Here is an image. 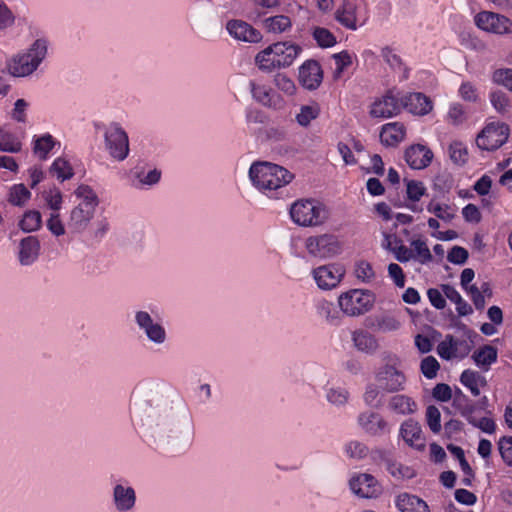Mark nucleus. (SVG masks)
<instances>
[{
	"mask_svg": "<svg viewBox=\"0 0 512 512\" xmlns=\"http://www.w3.org/2000/svg\"><path fill=\"white\" fill-rule=\"evenodd\" d=\"M304 247L309 256L321 260L336 258L343 252V242L333 233L311 235L304 240Z\"/></svg>",
	"mask_w": 512,
	"mask_h": 512,
	"instance_id": "0eeeda50",
	"label": "nucleus"
},
{
	"mask_svg": "<svg viewBox=\"0 0 512 512\" xmlns=\"http://www.w3.org/2000/svg\"><path fill=\"white\" fill-rule=\"evenodd\" d=\"M381 57L383 60L399 74L401 80L408 78L409 70L403 64L400 56L390 47H383L381 49Z\"/></svg>",
	"mask_w": 512,
	"mask_h": 512,
	"instance_id": "4c0bfd02",
	"label": "nucleus"
},
{
	"mask_svg": "<svg viewBox=\"0 0 512 512\" xmlns=\"http://www.w3.org/2000/svg\"><path fill=\"white\" fill-rule=\"evenodd\" d=\"M432 159V151L422 144L412 145L405 152V160L412 169H424L431 163Z\"/></svg>",
	"mask_w": 512,
	"mask_h": 512,
	"instance_id": "b1692460",
	"label": "nucleus"
},
{
	"mask_svg": "<svg viewBox=\"0 0 512 512\" xmlns=\"http://www.w3.org/2000/svg\"><path fill=\"white\" fill-rule=\"evenodd\" d=\"M395 506L400 512H430L428 504L423 499L406 492L396 496Z\"/></svg>",
	"mask_w": 512,
	"mask_h": 512,
	"instance_id": "c85d7f7f",
	"label": "nucleus"
},
{
	"mask_svg": "<svg viewBox=\"0 0 512 512\" xmlns=\"http://www.w3.org/2000/svg\"><path fill=\"white\" fill-rule=\"evenodd\" d=\"M405 135L406 128L403 123L390 122L382 126L380 139L386 146H395L404 140Z\"/></svg>",
	"mask_w": 512,
	"mask_h": 512,
	"instance_id": "2f4dec72",
	"label": "nucleus"
},
{
	"mask_svg": "<svg viewBox=\"0 0 512 512\" xmlns=\"http://www.w3.org/2000/svg\"><path fill=\"white\" fill-rule=\"evenodd\" d=\"M346 274L345 267L340 263L320 265L311 271L317 287L323 291H330L339 286Z\"/></svg>",
	"mask_w": 512,
	"mask_h": 512,
	"instance_id": "f8f14e48",
	"label": "nucleus"
},
{
	"mask_svg": "<svg viewBox=\"0 0 512 512\" xmlns=\"http://www.w3.org/2000/svg\"><path fill=\"white\" fill-rule=\"evenodd\" d=\"M354 55L348 51H341L333 55L335 61L334 78L339 79L342 73L352 65Z\"/></svg>",
	"mask_w": 512,
	"mask_h": 512,
	"instance_id": "6e6d98bb",
	"label": "nucleus"
},
{
	"mask_svg": "<svg viewBox=\"0 0 512 512\" xmlns=\"http://www.w3.org/2000/svg\"><path fill=\"white\" fill-rule=\"evenodd\" d=\"M433 260L431 251L427 242L422 237L414 238L410 241V246L398 249L397 261L407 263L415 261L421 265H426Z\"/></svg>",
	"mask_w": 512,
	"mask_h": 512,
	"instance_id": "dca6fc26",
	"label": "nucleus"
},
{
	"mask_svg": "<svg viewBox=\"0 0 512 512\" xmlns=\"http://www.w3.org/2000/svg\"><path fill=\"white\" fill-rule=\"evenodd\" d=\"M437 354L444 360L463 359L471 351V342L466 338L446 335L437 346Z\"/></svg>",
	"mask_w": 512,
	"mask_h": 512,
	"instance_id": "2eb2a0df",
	"label": "nucleus"
},
{
	"mask_svg": "<svg viewBox=\"0 0 512 512\" xmlns=\"http://www.w3.org/2000/svg\"><path fill=\"white\" fill-rule=\"evenodd\" d=\"M45 204L52 212H60L63 206V194L57 187L49 188L42 194Z\"/></svg>",
	"mask_w": 512,
	"mask_h": 512,
	"instance_id": "3c124183",
	"label": "nucleus"
},
{
	"mask_svg": "<svg viewBox=\"0 0 512 512\" xmlns=\"http://www.w3.org/2000/svg\"><path fill=\"white\" fill-rule=\"evenodd\" d=\"M31 198V192L24 184H14L9 189L8 201L14 206H24Z\"/></svg>",
	"mask_w": 512,
	"mask_h": 512,
	"instance_id": "09e8293b",
	"label": "nucleus"
},
{
	"mask_svg": "<svg viewBox=\"0 0 512 512\" xmlns=\"http://www.w3.org/2000/svg\"><path fill=\"white\" fill-rule=\"evenodd\" d=\"M250 87L254 100L265 106L272 104L273 90L269 85L260 82H251Z\"/></svg>",
	"mask_w": 512,
	"mask_h": 512,
	"instance_id": "a18cd8bd",
	"label": "nucleus"
},
{
	"mask_svg": "<svg viewBox=\"0 0 512 512\" xmlns=\"http://www.w3.org/2000/svg\"><path fill=\"white\" fill-rule=\"evenodd\" d=\"M498 352L497 349L491 345H485L475 350L472 359L476 366L483 371H488L490 366L497 361Z\"/></svg>",
	"mask_w": 512,
	"mask_h": 512,
	"instance_id": "f704fd0d",
	"label": "nucleus"
},
{
	"mask_svg": "<svg viewBox=\"0 0 512 512\" xmlns=\"http://www.w3.org/2000/svg\"><path fill=\"white\" fill-rule=\"evenodd\" d=\"M0 150L7 153H18L22 150L20 138L5 127H0Z\"/></svg>",
	"mask_w": 512,
	"mask_h": 512,
	"instance_id": "79ce46f5",
	"label": "nucleus"
},
{
	"mask_svg": "<svg viewBox=\"0 0 512 512\" xmlns=\"http://www.w3.org/2000/svg\"><path fill=\"white\" fill-rule=\"evenodd\" d=\"M384 364L375 372V380L383 391L398 392L405 388L406 376L400 370L401 360L396 354H387Z\"/></svg>",
	"mask_w": 512,
	"mask_h": 512,
	"instance_id": "39448f33",
	"label": "nucleus"
},
{
	"mask_svg": "<svg viewBox=\"0 0 512 512\" xmlns=\"http://www.w3.org/2000/svg\"><path fill=\"white\" fill-rule=\"evenodd\" d=\"M161 175V171L157 168L142 169L135 172L131 179V184L136 189L147 190L159 183Z\"/></svg>",
	"mask_w": 512,
	"mask_h": 512,
	"instance_id": "473e14b6",
	"label": "nucleus"
},
{
	"mask_svg": "<svg viewBox=\"0 0 512 512\" xmlns=\"http://www.w3.org/2000/svg\"><path fill=\"white\" fill-rule=\"evenodd\" d=\"M462 416L466 418V420L473 425L474 427L480 429L482 432L487 434H493L496 431V424L494 420L490 417H481L477 418L473 415V407H466L461 412Z\"/></svg>",
	"mask_w": 512,
	"mask_h": 512,
	"instance_id": "58836bf2",
	"label": "nucleus"
},
{
	"mask_svg": "<svg viewBox=\"0 0 512 512\" xmlns=\"http://www.w3.org/2000/svg\"><path fill=\"white\" fill-rule=\"evenodd\" d=\"M290 218L300 227H320L330 218L329 208L316 199H298L289 209Z\"/></svg>",
	"mask_w": 512,
	"mask_h": 512,
	"instance_id": "20e7f679",
	"label": "nucleus"
},
{
	"mask_svg": "<svg viewBox=\"0 0 512 512\" xmlns=\"http://www.w3.org/2000/svg\"><path fill=\"white\" fill-rule=\"evenodd\" d=\"M46 227L49 232L55 237H61L66 234V228L63 220L61 219L60 212H51L47 221Z\"/></svg>",
	"mask_w": 512,
	"mask_h": 512,
	"instance_id": "bf43d9fd",
	"label": "nucleus"
},
{
	"mask_svg": "<svg viewBox=\"0 0 512 512\" xmlns=\"http://www.w3.org/2000/svg\"><path fill=\"white\" fill-rule=\"evenodd\" d=\"M48 54V41L36 39L26 50L15 54L7 64L9 73L14 77H26L33 74Z\"/></svg>",
	"mask_w": 512,
	"mask_h": 512,
	"instance_id": "7ed1b4c3",
	"label": "nucleus"
},
{
	"mask_svg": "<svg viewBox=\"0 0 512 512\" xmlns=\"http://www.w3.org/2000/svg\"><path fill=\"white\" fill-rule=\"evenodd\" d=\"M492 81L512 92V68H499L492 74Z\"/></svg>",
	"mask_w": 512,
	"mask_h": 512,
	"instance_id": "e2e57ef3",
	"label": "nucleus"
},
{
	"mask_svg": "<svg viewBox=\"0 0 512 512\" xmlns=\"http://www.w3.org/2000/svg\"><path fill=\"white\" fill-rule=\"evenodd\" d=\"M55 147H60V142L49 133L35 135L32 139L33 154L40 160H46Z\"/></svg>",
	"mask_w": 512,
	"mask_h": 512,
	"instance_id": "cd10ccee",
	"label": "nucleus"
},
{
	"mask_svg": "<svg viewBox=\"0 0 512 512\" xmlns=\"http://www.w3.org/2000/svg\"><path fill=\"white\" fill-rule=\"evenodd\" d=\"M387 470L397 480H409L416 475L415 469L412 466L396 461L389 462Z\"/></svg>",
	"mask_w": 512,
	"mask_h": 512,
	"instance_id": "8fccbe9b",
	"label": "nucleus"
},
{
	"mask_svg": "<svg viewBox=\"0 0 512 512\" xmlns=\"http://www.w3.org/2000/svg\"><path fill=\"white\" fill-rule=\"evenodd\" d=\"M40 241L36 236H27L18 244L17 259L22 266L34 264L40 255Z\"/></svg>",
	"mask_w": 512,
	"mask_h": 512,
	"instance_id": "4be33fe9",
	"label": "nucleus"
},
{
	"mask_svg": "<svg viewBox=\"0 0 512 512\" xmlns=\"http://www.w3.org/2000/svg\"><path fill=\"white\" fill-rule=\"evenodd\" d=\"M381 245L384 249L390 251L394 258L397 260L398 249L404 248L402 241L395 235L390 233H383Z\"/></svg>",
	"mask_w": 512,
	"mask_h": 512,
	"instance_id": "338daca9",
	"label": "nucleus"
},
{
	"mask_svg": "<svg viewBox=\"0 0 512 512\" xmlns=\"http://www.w3.org/2000/svg\"><path fill=\"white\" fill-rule=\"evenodd\" d=\"M95 212L91 209L75 205L69 213L68 227L77 233L84 232L94 218Z\"/></svg>",
	"mask_w": 512,
	"mask_h": 512,
	"instance_id": "a878e982",
	"label": "nucleus"
},
{
	"mask_svg": "<svg viewBox=\"0 0 512 512\" xmlns=\"http://www.w3.org/2000/svg\"><path fill=\"white\" fill-rule=\"evenodd\" d=\"M319 114L320 107L318 104L313 103L310 105H302L299 112L295 115V119L300 126L307 127L319 116Z\"/></svg>",
	"mask_w": 512,
	"mask_h": 512,
	"instance_id": "de8ad7c7",
	"label": "nucleus"
},
{
	"mask_svg": "<svg viewBox=\"0 0 512 512\" xmlns=\"http://www.w3.org/2000/svg\"><path fill=\"white\" fill-rule=\"evenodd\" d=\"M498 449L503 461L512 466V437H502L498 442Z\"/></svg>",
	"mask_w": 512,
	"mask_h": 512,
	"instance_id": "774afa93",
	"label": "nucleus"
},
{
	"mask_svg": "<svg viewBox=\"0 0 512 512\" xmlns=\"http://www.w3.org/2000/svg\"><path fill=\"white\" fill-rule=\"evenodd\" d=\"M316 313L328 323L335 324L339 321V313L333 302L320 299L315 304Z\"/></svg>",
	"mask_w": 512,
	"mask_h": 512,
	"instance_id": "c03bdc74",
	"label": "nucleus"
},
{
	"mask_svg": "<svg viewBox=\"0 0 512 512\" xmlns=\"http://www.w3.org/2000/svg\"><path fill=\"white\" fill-rule=\"evenodd\" d=\"M426 209L429 213L434 214L438 219L446 222L451 221L456 214V208L454 205L438 201L435 198L430 200Z\"/></svg>",
	"mask_w": 512,
	"mask_h": 512,
	"instance_id": "ea45409f",
	"label": "nucleus"
},
{
	"mask_svg": "<svg viewBox=\"0 0 512 512\" xmlns=\"http://www.w3.org/2000/svg\"><path fill=\"white\" fill-rule=\"evenodd\" d=\"M103 137L105 149L112 159L122 162L128 157L129 137L120 124L112 122L103 126Z\"/></svg>",
	"mask_w": 512,
	"mask_h": 512,
	"instance_id": "9d476101",
	"label": "nucleus"
},
{
	"mask_svg": "<svg viewBox=\"0 0 512 512\" xmlns=\"http://www.w3.org/2000/svg\"><path fill=\"white\" fill-rule=\"evenodd\" d=\"M50 172L61 182L72 178L74 175L71 164L62 157H58L53 161Z\"/></svg>",
	"mask_w": 512,
	"mask_h": 512,
	"instance_id": "49530a36",
	"label": "nucleus"
},
{
	"mask_svg": "<svg viewBox=\"0 0 512 512\" xmlns=\"http://www.w3.org/2000/svg\"><path fill=\"white\" fill-rule=\"evenodd\" d=\"M401 109L414 115H426L432 110V102L422 93L414 92L400 96Z\"/></svg>",
	"mask_w": 512,
	"mask_h": 512,
	"instance_id": "5701e85b",
	"label": "nucleus"
},
{
	"mask_svg": "<svg viewBox=\"0 0 512 512\" xmlns=\"http://www.w3.org/2000/svg\"><path fill=\"white\" fill-rule=\"evenodd\" d=\"M134 322L147 341L153 345L163 346L168 341L166 327L158 316H153L146 310H137L134 314Z\"/></svg>",
	"mask_w": 512,
	"mask_h": 512,
	"instance_id": "1a4fd4ad",
	"label": "nucleus"
},
{
	"mask_svg": "<svg viewBox=\"0 0 512 512\" xmlns=\"http://www.w3.org/2000/svg\"><path fill=\"white\" fill-rule=\"evenodd\" d=\"M467 119L466 112L464 107L460 103H452L449 106L447 115H446V121L453 125V126H459L463 124Z\"/></svg>",
	"mask_w": 512,
	"mask_h": 512,
	"instance_id": "13d9d810",
	"label": "nucleus"
},
{
	"mask_svg": "<svg viewBox=\"0 0 512 512\" xmlns=\"http://www.w3.org/2000/svg\"><path fill=\"white\" fill-rule=\"evenodd\" d=\"M263 27L269 33L281 34L289 31L292 28V21L286 15L271 16L263 21Z\"/></svg>",
	"mask_w": 512,
	"mask_h": 512,
	"instance_id": "a19ab883",
	"label": "nucleus"
},
{
	"mask_svg": "<svg viewBox=\"0 0 512 512\" xmlns=\"http://www.w3.org/2000/svg\"><path fill=\"white\" fill-rule=\"evenodd\" d=\"M476 26L488 33L496 35L512 34V20L505 15L481 11L474 18Z\"/></svg>",
	"mask_w": 512,
	"mask_h": 512,
	"instance_id": "ddd939ff",
	"label": "nucleus"
},
{
	"mask_svg": "<svg viewBox=\"0 0 512 512\" xmlns=\"http://www.w3.org/2000/svg\"><path fill=\"white\" fill-rule=\"evenodd\" d=\"M510 135L509 126L501 121L486 122L476 137V145L485 151H495L502 147Z\"/></svg>",
	"mask_w": 512,
	"mask_h": 512,
	"instance_id": "9b49d317",
	"label": "nucleus"
},
{
	"mask_svg": "<svg viewBox=\"0 0 512 512\" xmlns=\"http://www.w3.org/2000/svg\"><path fill=\"white\" fill-rule=\"evenodd\" d=\"M357 423L370 436H383L391 430L388 421L375 411L361 412L357 417Z\"/></svg>",
	"mask_w": 512,
	"mask_h": 512,
	"instance_id": "6ab92c4d",
	"label": "nucleus"
},
{
	"mask_svg": "<svg viewBox=\"0 0 512 512\" xmlns=\"http://www.w3.org/2000/svg\"><path fill=\"white\" fill-rule=\"evenodd\" d=\"M335 19L343 27L353 31L357 30L368 19L366 1L340 0L336 5Z\"/></svg>",
	"mask_w": 512,
	"mask_h": 512,
	"instance_id": "6e6552de",
	"label": "nucleus"
},
{
	"mask_svg": "<svg viewBox=\"0 0 512 512\" xmlns=\"http://www.w3.org/2000/svg\"><path fill=\"white\" fill-rule=\"evenodd\" d=\"M381 388L376 384H368L363 394V400L370 407H378L381 404Z\"/></svg>",
	"mask_w": 512,
	"mask_h": 512,
	"instance_id": "0e129e2a",
	"label": "nucleus"
},
{
	"mask_svg": "<svg viewBox=\"0 0 512 512\" xmlns=\"http://www.w3.org/2000/svg\"><path fill=\"white\" fill-rule=\"evenodd\" d=\"M351 339L354 347L362 353L372 355L378 348V340L370 332L358 329L352 332Z\"/></svg>",
	"mask_w": 512,
	"mask_h": 512,
	"instance_id": "7c9ffc66",
	"label": "nucleus"
},
{
	"mask_svg": "<svg viewBox=\"0 0 512 512\" xmlns=\"http://www.w3.org/2000/svg\"><path fill=\"white\" fill-rule=\"evenodd\" d=\"M406 195L407 199L411 202L408 208L414 212L421 211L418 208L417 202L420 201L422 196L426 193V187L423 182L418 180H407L405 179Z\"/></svg>",
	"mask_w": 512,
	"mask_h": 512,
	"instance_id": "e433bc0d",
	"label": "nucleus"
},
{
	"mask_svg": "<svg viewBox=\"0 0 512 512\" xmlns=\"http://www.w3.org/2000/svg\"><path fill=\"white\" fill-rule=\"evenodd\" d=\"M354 275L363 283H370L375 279V272L372 265L365 260H360L355 264Z\"/></svg>",
	"mask_w": 512,
	"mask_h": 512,
	"instance_id": "4d7b16f0",
	"label": "nucleus"
},
{
	"mask_svg": "<svg viewBox=\"0 0 512 512\" xmlns=\"http://www.w3.org/2000/svg\"><path fill=\"white\" fill-rule=\"evenodd\" d=\"M249 179L258 191L273 197L277 190L293 180V174L274 163L255 162L250 166Z\"/></svg>",
	"mask_w": 512,
	"mask_h": 512,
	"instance_id": "f257e3e1",
	"label": "nucleus"
},
{
	"mask_svg": "<svg viewBox=\"0 0 512 512\" xmlns=\"http://www.w3.org/2000/svg\"><path fill=\"white\" fill-rule=\"evenodd\" d=\"M426 422L429 429L437 434L441 431V413L440 410L433 405H430L426 409Z\"/></svg>",
	"mask_w": 512,
	"mask_h": 512,
	"instance_id": "680f3d73",
	"label": "nucleus"
},
{
	"mask_svg": "<svg viewBox=\"0 0 512 512\" xmlns=\"http://www.w3.org/2000/svg\"><path fill=\"white\" fill-rule=\"evenodd\" d=\"M460 382L475 397L479 396L481 389L487 386L486 377L472 369H466L461 373Z\"/></svg>",
	"mask_w": 512,
	"mask_h": 512,
	"instance_id": "72a5a7b5",
	"label": "nucleus"
},
{
	"mask_svg": "<svg viewBox=\"0 0 512 512\" xmlns=\"http://www.w3.org/2000/svg\"><path fill=\"white\" fill-rule=\"evenodd\" d=\"M303 48L291 41L270 44L255 56V65L263 72L285 69L293 65Z\"/></svg>",
	"mask_w": 512,
	"mask_h": 512,
	"instance_id": "f03ea898",
	"label": "nucleus"
},
{
	"mask_svg": "<svg viewBox=\"0 0 512 512\" xmlns=\"http://www.w3.org/2000/svg\"><path fill=\"white\" fill-rule=\"evenodd\" d=\"M312 36L318 46L321 48H330L337 43L334 34L330 30L323 27L314 28Z\"/></svg>",
	"mask_w": 512,
	"mask_h": 512,
	"instance_id": "5fc2aeb1",
	"label": "nucleus"
},
{
	"mask_svg": "<svg viewBox=\"0 0 512 512\" xmlns=\"http://www.w3.org/2000/svg\"><path fill=\"white\" fill-rule=\"evenodd\" d=\"M112 504L116 512H131L136 505V492L126 481H117L112 488Z\"/></svg>",
	"mask_w": 512,
	"mask_h": 512,
	"instance_id": "a211bd4d",
	"label": "nucleus"
},
{
	"mask_svg": "<svg viewBox=\"0 0 512 512\" xmlns=\"http://www.w3.org/2000/svg\"><path fill=\"white\" fill-rule=\"evenodd\" d=\"M376 301L375 294L367 289H350L337 298L340 310L349 317H358L369 312Z\"/></svg>",
	"mask_w": 512,
	"mask_h": 512,
	"instance_id": "423d86ee",
	"label": "nucleus"
},
{
	"mask_svg": "<svg viewBox=\"0 0 512 512\" xmlns=\"http://www.w3.org/2000/svg\"><path fill=\"white\" fill-rule=\"evenodd\" d=\"M324 397L329 405L337 410H342L346 408L350 401V392L344 386L327 384L324 387Z\"/></svg>",
	"mask_w": 512,
	"mask_h": 512,
	"instance_id": "bb28decb",
	"label": "nucleus"
},
{
	"mask_svg": "<svg viewBox=\"0 0 512 512\" xmlns=\"http://www.w3.org/2000/svg\"><path fill=\"white\" fill-rule=\"evenodd\" d=\"M490 102L493 108L500 114H504L509 108V98L502 91H494L490 94Z\"/></svg>",
	"mask_w": 512,
	"mask_h": 512,
	"instance_id": "69168bd1",
	"label": "nucleus"
},
{
	"mask_svg": "<svg viewBox=\"0 0 512 512\" xmlns=\"http://www.w3.org/2000/svg\"><path fill=\"white\" fill-rule=\"evenodd\" d=\"M299 83L307 90H316L323 80V71L316 60H306L299 67Z\"/></svg>",
	"mask_w": 512,
	"mask_h": 512,
	"instance_id": "412c9836",
	"label": "nucleus"
},
{
	"mask_svg": "<svg viewBox=\"0 0 512 512\" xmlns=\"http://www.w3.org/2000/svg\"><path fill=\"white\" fill-rule=\"evenodd\" d=\"M387 407L394 414L407 416L418 410L417 402L410 396L396 394L388 400Z\"/></svg>",
	"mask_w": 512,
	"mask_h": 512,
	"instance_id": "c756f323",
	"label": "nucleus"
},
{
	"mask_svg": "<svg viewBox=\"0 0 512 512\" xmlns=\"http://www.w3.org/2000/svg\"><path fill=\"white\" fill-rule=\"evenodd\" d=\"M400 92L389 90L376 98L370 107V115L375 118H390L401 111Z\"/></svg>",
	"mask_w": 512,
	"mask_h": 512,
	"instance_id": "f3484780",
	"label": "nucleus"
},
{
	"mask_svg": "<svg viewBox=\"0 0 512 512\" xmlns=\"http://www.w3.org/2000/svg\"><path fill=\"white\" fill-rule=\"evenodd\" d=\"M348 484L351 492L359 498H376L382 493L379 481L368 473H353Z\"/></svg>",
	"mask_w": 512,
	"mask_h": 512,
	"instance_id": "4468645a",
	"label": "nucleus"
},
{
	"mask_svg": "<svg viewBox=\"0 0 512 512\" xmlns=\"http://www.w3.org/2000/svg\"><path fill=\"white\" fill-rule=\"evenodd\" d=\"M273 82L277 89L287 96H293L296 93L297 88L294 81L284 73H277Z\"/></svg>",
	"mask_w": 512,
	"mask_h": 512,
	"instance_id": "052dcab7",
	"label": "nucleus"
},
{
	"mask_svg": "<svg viewBox=\"0 0 512 512\" xmlns=\"http://www.w3.org/2000/svg\"><path fill=\"white\" fill-rule=\"evenodd\" d=\"M399 436L414 450L423 451L426 447V437L422 427L413 419H407L400 425Z\"/></svg>",
	"mask_w": 512,
	"mask_h": 512,
	"instance_id": "aec40b11",
	"label": "nucleus"
},
{
	"mask_svg": "<svg viewBox=\"0 0 512 512\" xmlns=\"http://www.w3.org/2000/svg\"><path fill=\"white\" fill-rule=\"evenodd\" d=\"M75 198L77 199V206L88 208L96 211L99 205V198L96 192L88 185L81 184L74 191Z\"/></svg>",
	"mask_w": 512,
	"mask_h": 512,
	"instance_id": "c9c22d12",
	"label": "nucleus"
},
{
	"mask_svg": "<svg viewBox=\"0 0 512 512\" xmlns=\"http://www.w3.org/2000/svg\"><path fill=\"white\" fill-rule=\"evenodd\" d=\"M19 228L26 233L38 231L42 226V215L38 210H27L18 223Z\"/></svg>",
	"mask_w": 512,
	"mask_h": 512,
	"instance_id": "37998d69",
	"label": "nucleus"
},
{
	"mask_svg": "<svg viewBox=\"0 0 512 512\" xmlns=\"http://www.w3.org/2000/svg\"><path fill=\"white\" fill-rule=\"evenodd\" d=\"M344 452L350 459L361 460L368 455L369 449L363 442L351 440L344 445Z\"/></svg>",
	"mask_w": 512,
	"mask_h": 512,
	"instance_id": "603ef678",
	"label": "nucleus"
},
{
	"mask_svg": "<svg viewBox=\"0 0 512 512\" xmlns=\"http://www.w3.org/2000/svg\"><path fill=\"white\" fill-rule=\"evenodd\" d=\"M226 28L230 36L237 40L251 43L261 40L260 32L244 21L231 20L227 23Z\"/></svg>",
	"mask_w": 512,
	"mask_h": 512,
	"instance_id": "393cba45",
	"label": "nucleus"
},
{
	"mask_svg": "<svg viewBox=\"0 0 512 512\" xmlns=\"http://www.w3.org/2000/svg\"><path fill=\"white\" fill-rule=\"evenodd\" d=\"M450 159L457 165H463L468 160L467 146L461 141H453L448 148Z\"/></svg>",
	"mask_w": 512,
	"mask_h": 512,
	"instance_id": "864d4df0",
	"label": "nucleus"
}]
</instances>
